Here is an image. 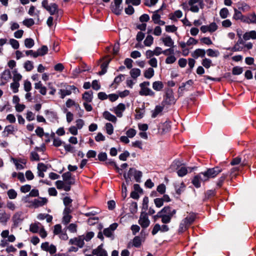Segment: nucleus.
<instances>
[{
	"label": "nucleus",
	"mask_w": 256,
	"mask_h": 256,
	"mask_svg": "<svg viewBox=\"0 0 256 256\" xmlns=\"http://www.w3.org/2000/svg\"><path fill=\"white\" fill-rule=\"evenodd\" d=\"M182 12L180 10H176L173 13L169 14V18L173 21H176L177 18H180L182 16Z\"/></svg>",
	"instance_id": "nucleus-28"
},
{
	"label": "nucleus",
	"mask_w": 256,
	"mask_h": 256,
	"mask_svg": "<svg viewBox=\"0 0 256 256\" xmlns=\"http://www.w3.org/2000/svg\"><path fill=\"white\" fill-rule=\"evenodd\" d=\"M196 214L194 213L190 214L184 220H183L188 226L191 224L195 220Z\"/></svg>",
	"instance_id": "nucleus-37"
},
{
	"label": "nucleus",
	"mask_w": 256,
	"mask_h": 256,
	"mask_svg": "<svg viewBox=\"0 0 256 256\" xmlns=\"http://www.w3.org/2000/svg\"><path fill=\"white\" fill-rule=\"evenodd\" d=\"M94 234L92 232H88L86 233L85 235H82L84 238V240H85L86 242L90 240L94 236Z\"/></svg>",
	"instance_id": "nucleus-56"
},
{
	"label": "nucleus",
	"mask_w": 256,
	"mask_h": 256,
	"mask_svg": "<svg viewBox=\"0 0 256 256\" xmlns=\"http://www.w3.org/2000/svg\"><path fill=\"white\" fill-rule=\"evenodd\" d=\"M102 115L103 117L107 120L113 123H116L117 122L116 117L108 111L104 112Z\"/></svg>",
	"instance_id": "nucleus-25"
},
{
	"label": "nucleus",
	"mask_w": 256,
	"mask_h": 256,
	"mask_svg": "<svg viewBox=\"0 0 256 256\" xmlns=\"http://www.w3.org/2000/svg\"><path fill=\"white\" fill-rule=\"evenodd\" d=\"M42 226L40 223L37 222L32 224L30 226V230L33 233H38Z\"/></svg>",
	"instance_id": "nucleus-31"
},
{
	"label": "nucleus",
	"mask_w": 256,
	"mask_h": 256,
	"mask_svg": "<svg viewBox=\"0 0 256 256\" xmlns=\"http://www.w3.org/2000/svg\"><path fill=\"white\" fill-rule=\"evenodd\" d=\"M164 106L160 105L156 106L154 110L152 111V118H156L158 116V115L162 112V111L164 110Z\"/></svg>",
	"instance_id": "nucleus-32"
},
{
	"label": "nucleus",
	"mask_w": 256,
	"mask_h": 256,
	"mask_svg": "<svg viewBox=\"0 0 256 256\" xmlns=\"http://www.w3.org/2000/svg\"><path fill=\"white\" fill-rule=\"evenodd\" d=\"M243 38L245 40H248L250 39L256 40V32L255 30H251L250 32H246L243 35Z\"/></svg>",
	"instance_id": "nucleus-30"
},
{
	"label": "nucleus",
	"mask_w": 256,
	"mask_h": 256,
	"mask_svg": "<svg viewBox=\"0 0 256 256\" xmlns=\"http://www.w3.org/2000/svg\"><path fill=\"white\" fill-rule=\"evenodd\" d=\"M8 196L10 199H14L17 196V192L14 189H10L8 191Z\"/></svg>",
	"instance_id": "nucleus-55"
},
{
	"label": "nucleus",
	"mask_w": 256,
	"mask_h": 256,
	"mask_svg": "<svg viewBox=\"0 0 256 256\" xmlns=\"http://www.w3.org/2000/svg\"><path fill=\"white\" fill-rule=\"evenodd\" d=\"M118 224L117 223H113L108 228L104 230V234L106 237H111L113 236L114 232L117 228Z\"/></svg>",
	"instance_id": "nucleus-16"
},
{
	"label": "nucleus",
	"mask_w": 256,
	"mask_h": 256,
	"mask_svg": "<svg viewBox=\"0 0 256 256\" xmlns=\"http://www.w3.org/2000/svg\"><path fill=\"white\" fill-rule=\"evenodd\" d=\"M154 70L152 68H149L147 70H146L144 72V76L150 79L154 76Z\"/></svg>",
	"instance_id": "nucleus-40"
},
{
	"label": "nucleus",
	"mask_w": 256,
	"mask_h": 256,
	"mask_svg": "<svg viewBox=\"0 0 256 256\" xmlns=\"http://www.w3.org/2000/svg\"><path fill=\"white\" fill-rule=\"evenodd\" d=\"M242 72V68L240 66H234L232 70V73L234 75H239L241 74Z\"/></svg>",
	"instance_id": "nucleus-60"
},
{
	"label": "nucleus",
	"mask_w": 256,
	"mask_h": 256,
	"mask_svg": "<svg viewBox=\"0 0 256 256\" xmlns=\"http://www.w3.org/2000/svg\"><path fill=\"white\" fill-rule=\"evenodd\" d=\"M98 218L96 216L90 217L88 220V224L90 226H92L98 222Z\"/></svg>",
	"instance_id": "nucleus-62"
},
{
	"label": "nucleus",
	"mask_w": 256,
	"mask_h": 256,
	"mask_svg": "<svg viewBox=\"0 0 256 256\" xmlns=\"http://www.w3.org/2000/svg\"><path fill=\"white\" fill-rule=\"evenodd\" d=\"M164 88V84L160 81H156L152 84V88L156 91H160Z\"/></svg>",
	"instance_id": "nucleus-41"
},
{
	"label": "nucleus",
	"mask_w": 256,
	"mask_h": 256,
	"mask_svg": "<svg viewBox=\"0 0 256 256\" xmlns=\"http://www.w3.org/2000/svg\"><path fill=\"white\" fill-rule=\"evenodd\" d=\"M50 15H54L58 12V6L55 3H52L50 4L48 8L46 10Z\"/></svg>",
	"instance_id": "nucleus-33"
},
{
	"label": "nucleus",
	"mask_w": 256,
	"mask_h": 256,
	"mask_svg": "<svg viewBox=\"0 0 256 256\" xmlns=\"http://www.w3.org/2000/svg\"><path fill=\"white\" fill-rule=\"evenodd\" d=\"M228 10L227 8H222L220 12V16L222 18H226L228 17Z\"/></svg>",
	"instance_id": "nucleus-57"
},
{
	"label": "nucleus",
	"mask_w": 256,
	"mask_h": 256,
	"mask_svg": "<svg viewBox=\"0 0 256 256\" xmlns=\"http://www.w3.org/2000/svg\"><path fill=\"white\" fill-rule=\"evenodd\" d=\"M160 40L166 46L172 48L174 46V42L169 36H166L161 38Z\"/></svg>",
	"instance_id": "nucleus-21"
},
{
	"label": "nucleus",
	"mask_w": 256,
	"mask_h": 256,
	"mask_svg": "<svg viewBox=\"0 0 256 256\" xmlns=\"http://www.w3.org/2000/svg\"><path fill=\"white\" fill-rule=\"evenodd\" d=\"M72 184V182H66L62 180H57L56 182V185L58 189L64 190L66 192H68L70 190L71 185Z\"/></svg>",
	"instance_id": "nucleus-10"
},
{
	"label": "nucleus",
	"mask_w": 256,
	"mask_h": 256,
	"mask_svg": "<svg viewBox=\"0 0 256 256\" xmlns=\"http://www.w3.org/2000/svg\"><path fill=\"white\" fill-rule=\"evenodd\" d=\"M10 216L5 212L0 214V222L6 224L7 222L10 220Z\"/></svg>",
	"instance_id": "nucleus-38"
},
{
	"label": "nucleus",
	"mask_w": 256,
	"mask_h": 256,
	"mask_svg": "<svg viewBox=\"0 0 256 256\" xmlns=\"http://www.w3.org/2000/svg\"><path fill=\"white\" fill-rule=\"evenodd\" d=\"M12 161L14 164L16 168L18 170H22L25 168L26 164V160L24 159H16L12 158Z\"/></svg>",
	"instance_id": "nucleus-14"
},
{
	"label": "nucleus",
	"mask_w": 256,
	"mask_h": 256,
	"mask_svg": "<svg viewBox=\"0 0 256 256\" xmlns=\"http://www.w3.org/2000/svg\"><path fill=\"white\" fill-rule=\"evenodd\" d=\"M105 128L106 133L111 135L114 132V126L111 123L107 122L106 124Z\"/></svg>",
	"instance_id": "nucleus-48"
},
{
	"label": "nucleus",
	"mask_w": 256,
	"mask_h": 256,
	"mask_svg": "<svg viewBox=\"0 0 256 256\" xmlns=\"http://www.w3.org/2000/svg\"><path fill=\"white\" fill-rule=\"evenodd\" d=\"M108 64V62H104L101 64V65H100L101 71H100L99 72L100 75L104 74L106 72Z\"/></svg>",
	"instance_id": "nucleus-50"
},
{
	"label": "nucleus",
	"mask_w": 256,
	"mask_h": 256,
	"mask_svg": "<svg viewBox=\"0 0 256 256\" xmlns=\"http://www.w3.org/2000/svg\"><path fill=\"white\" fill-rule=\"evenodd\" d=\"M136 114L135 116V118L136 119H140L142 118L144 115L145 110L144 108H136Z\"/></svg>",
	"instance_id": "nucleus-42"
},
{
	"label": "nucleus",
	"mask_w": 256,
	"mask_h": 256,
	"mask_svg": "<svg viewBox=\"0 0 256 256\" xmlns=\"http://www.w3.org/2000/svg\"><path fill=\"white\" fill-rule=\"evenodd\" d=\"M156 218H161V221L162 223L164 224H168L171 222V220L172 218L170 216H166L160 213H157V214L154 216Z\"/></svg>",
	"instance_id": "nucleus-27"
},
{
	"label": "nucleus",
	"mask_w": 256,
	"mask_h": 256,
	"mask_svg": "<svg viewBox=\"0 0 256 256\" xmlns=\"http://www.w3.org/2000/svg\"><path fill=\"white\" fill-rule=\"evenodd\" d=\"M140 70L138 68H132L130 71V74L134 78H136L140 75Z\"/></svg>",
	"instance_id": "nucleus-43"
},
{
	"label": "nucleus",
	"mask_w": 256,
	"mask_h": 256,
	"mask_svg": "<svg viewBox=\"0 0 256 256\" xmlns=\"http://www.w3.org/2000/svg\"><path fill=\"white\" fill-rule=\"evenodd\" d=\"M237 6L240 11L243 12L249 10L250 7L245 2H238L237 4Z\"/></svg>",
	"instance_id": "nucleus-36"
},
{
	"label": "nucleus",
	"mask_w": 256,
	"mask_h": 256,
	"mask_svg": "<svg viewBox=\"0 0 256 256\" xmlns=\"http://www.w3.org/2000/svg\"><path fill=\"white\" fill-rule=\"evenodd\" d=\"M24 68L26 71H31L34 68V64L32 61L26 60L24 64Z\"/></svg>",
	"instance_id": "nucleus-46"
},
{
	"label": "nucleus",
	"mask_w": 256,
	"mask_h": 256,
	"mask_svg": "<svg viewBox=\"0 0 256 256\" xmlns=\"http://www.w3.org/2000/svg\"><path fill=\"white\" fill-rule=\"evenodd\" d=\"M188 4L190 6V10L193 12H198L204 5L202 0H190Z\"/></svg>",
	"instance_id": "nucleus-5"
},
{
	"label": "nucleus",
	"mask_w": 256,
	"mask_h": 256,
	"mask_svg": "<svg viewBox=\"0 0 256 256\" xmlns=\"http://www.w3.org/2000/svg\"><path fill=\"white\" fill-rule=\"evenodd\" d=\"M234 13L233 16V18L236 20H240L242 22L243 18L244 16L242 15L240 11L238 10L236 8L234 9Z\"/></svg>",
	"instance_id": "nucleus-39"
},
{
	"label": "nucleus",
	"mask_w": 256,
	"mask_h": 256,
	"mask_svg": "<svg viewBox=\"0 0 256 256\" xmlns=\"http://www.w3.org/2000/svg\"><path fill=\"white\" fill-rule=\"evenodd\" d=\"M206 51L204 49H196L192 54V56L194 58H198V57L204 58Z\"/></svg>",
	"instance_id": "nucleus-26"
},
{
	"label": "nucleus",
	"mask_w": 256,
	"mask_h": 256,
	"mask_svg": "<svg viewBox=\"0 0 256 256\" xmlns=\"http://www.w3.org/2000/svg\"><path fill=\"white\" fill-rule=\"evenodd\" d=\"M126 109L125 105L124 104H119L116 107L114 108V112L117 116L121 118L122 116V112Z\"/></svg>",
	"instance_id": "nucleus-19"
},
{
	"label": "nucleus",
	"mask_w": 256,
	"mask_h": 256,
	"mask_svg": "<svg viewBox=\"0 0 256 256\" xmlns=\"http://www.w3.org/2000/svg\"><path fill=\"white\" fill-rule=\"evenodd\" d=\"M132 244L135 247H140L142 244V238L138 236H135L133 239Z\"/></svg>",
	"instance_id": "nucleus-53"
},
{
	"label": "nucleus",
	"mask_w": 256,
	"mask_h": 256,
	"mask_svg": "<svg viewBox=\"0 0 256 256\" xmlns=\"http://www.w3.org/2000/svg\"><path fill=\"white\" fill-rule=\"evenodd\" d=\"M11 78L10 72L9 70H5L2 74V79L5 82L8 81Z\"/></svg>",
	"instance_id": "nucleus-45"
},
{
	"label": "nucleus",
	"mask_w": 256,
	"mask_h": 256,
	"mask_svg": "<svg viewBox=\"0 0 256 256\" xmlns=\"http://www.w3.org/2000/svg\"><path fill=\"white\" fill-rule=\"evenodd\" d=\"M206 180H203V174L202 172L196 176L192 180V184L195 187L198 188L200 186L201 182H205Z\"/></svg>",
	"instance_id": "nucleus-18"
},
{
	"label": "nucleus",
	"mask_w": 256,
	"mask_h": 256,
	"mask_svg": "<svg viewBox=\"0 0 256 256\" xmlns=\"http://www.w3.org/2000/svg\"><path fill=\"white\" fill-rule=\"evenodd\" d=\"M82 98L85 100V102H90L93 98V92L92 90L84 92L82 94Z\"/></svg>",
	"instance_id": "nucleus-29"
},
{
	"label": "nucleus",
	"mask_w": 256,
	"mask_h": 256,
	"mask_svg": "<svg viewBox=\"0 0 256 256\" xmlns=\"http://www.w3.org/2000/svg\"><path fill=\"white\" fill-rule=\"evenodd\" d=\"M38 50L40 56H43L48 53V48L46 46H43Z\"/></svg>",
	"instance_id": "nucleus-64"
},
{
	"label": "nucleus",
	"mask_w": 256,
	"mask_h": 256,
	"mask_svg": "<svg viewBox=\"0 0 256 256\" xmlns=\"http://www.w3.org/2000/svg\"><path fill=\"white\" fill-rule=\"evenodd\" d=\"M170 228L168 226L165 224L160 226L158 224H156L152 228V234L154 236L158 232H168Z\"/></svg>",
	"instance_id": "nucleus-12"
},
{
	"label": "nucleus",
	"mask_w": 256,
	"mask_h": 256,
	"mask_svg": "<svg viewBox=\"0 0 256 256\" xmlns=\"http://www.w3.org/2000/svg\"><path fill=\"white\" fill-rule=\"evenodd\" d=\"M218 28V26L214 22H212L209 25L202 26L200 29L202 32L203 33H206L209 32L210 33L216 32Z\"/></svg>",
	"instance_id": "nucleus-11"
},
{
	"label": "nucleus",
	"mask_w": 256,
	"mask_h": 256,
	"mask_svg": "<svg viewBox=\"0 0 256 256\" xmlns=\"http://www.w3.org/2000/svg\"><path fill=\"white\" fill-rule=\"evenodd\" d=\"M200 41L202 43L206 44L208 46L211 45L212 44V42L209 37H204L200 39Z\"/></svg>",
	"instance_id": "nucleus-61"
},
{
	"label": "nucleus",
	"mask_w": 256,
	"mask_h": 256,
	"mask_svg": "<svg viewBox=\"0 0 256 256\" xmlns=\"http://www.w3.org/2000/svg\"><path fill=\"white\" fill-rule=\"evenodd\" d=\"M212 62L211 60L207 58H204V59L202 60V64L206 68H208L210 67L212 65Z\"/></svg>",
	"instance_id": "nucleus-51"
},
{
	"label": "nucleus",
	"mask_w": 256,
	"mask_h": 256,
	"mask_svg": "<svg viewBox=\"0 0 256 256\" xmlns=\"http://www.w3.org/2000/svg\"><path fill=\"white\" fill-rule=\"evenodd\" d=\"M12 220L14 223V224H18L23 220L22 212H16L12 216Z\"/></svg>",
	"instance_id": "nucleus-24"
},
{
	"label": "nucleus",
	"mask_w": 256,
	"mask_h": 256,
	"mask_svg": "<svg viewBox=\"0 0 256 256\" xmlns=\"http://www.w3.org/2000/svg\"><path fill=\"white\" fill-rule=\"evenodd\" d=\"M62 177L63 178L64 181L66 182H72V184L74 183V178H72V174L69 172H66L62 174Z\"/></svg>",
	"instance_id": "nucleus-35"
},
{
	"label": "nucleus",
	"mask_w": 256,
	"mask_h": 256,
	"mask_svg": "<svg viewBox=\"0 0 256 256\" xmlns=\"http://www.w3.org/2000/svg\"><path fill=\"white\" fill-rule=\"evenodd\" d=\"M171 168L172 169H178L179 168L177 172V174L179 176L182 177L186 175L190 170L192 172L194 168H186L180 164V162L178 160H175L173 162L171 165Z\"/></svg>",
	"instance_id": "nucleus-1"
},
{
	"label": "nucleus",
	"mask_w": 256,
	"mask_h": 256,
	"mask_svg": "<svg viewBox=\"0 0 256 256\" xmlns=\"http://www.w3.org/2000/svg\"><path fill=\"white\" fill-rule=\"evenodd\" d=\"M138 224L143 228H146L150 226V220L147 213L144 212H141L138 220Z\"/></svg>",
	"instance_id": "nucleus-9"
},
{
	"label": "nucleus",
	"mask_w": 256,
	"mask_h": 256,
	"mask_svg": "<svg viewBox=\"0 0 256 256\" xmlns=\"http://www.w3.org/2000/svg\"><path fill=\"white\" fill-rule=\"evenodd\" d=\"M134 176L136 180L138 182L142 176V172L139 170H137L134 168H130L128 174H124V177L126 180V182H128L130 180V176Z\"/></svg>",
	"instance_id": "nucleus-4"
},
{
	"label": "nucleus",
	"mask_w": 256,
	"mask_h": 256,
	"mask_svg": "<svg viewBox=\"0 0 256 256\" xmlns=\"http://www.w3.org/2000/svg\"><path fill=\"white\" fill-rule=\"evenodd\" d=\"M129 210L132 214H134L136 213L138 210V205L136 202H132L130 205Z\"/></svg>",
	"instance_id": "nucleus-52"
},
{
	"label": "nucleus",
	"mask_w": 256,
	"mask_h": 256,
	"mask_svg": "<svg viewBox=\"0 0 256 256\" xmlns=\"http://www.w3.org/2000/svg\"><path fill=\"white\" fill-rule=\"evenodd\" d=\"M208 56L211 58H217L220 56V52L218 50L208 48L206 50Z\"/></svg>",
	"instance_id": "nucleus-34"
},
{
	"label": "nucleus",
	"mask_w": 256,
	"mask_h": 256,
	"mask_svg": "<svg viewBox=\"0 0 256 256\" xmlns=\"http://www.w3.org/2000/svg\"><path fill=\"white\" fill-rule=\"evenodd\" d=\"M41 248L46 252H49L50 254H55L56 252V248L55 246L50 244L48 242H44L42 244Z\"/></svg>",
	"instance_id": "nucleus-13"
},
{
	"label": "nucleus",
	"mask_w": 256,
	"mask_h": 256,
	"mask_svg": "<svg viewBox=\"0 0 256 256\" xmlns=\"http://www.w3.org/2000/svg\"><path fill=\"white\" fill-rule=\"evenodd\" d=\"M136 134V131L134 128H130L126 132V134L129 138H134Z\"/></svg>",
	"instance_id": "nucleus-63"
},
{
	"label": "nucleus",
	"mask_w": 256,
	"mask_h": 256,
	"mask_svg": "<svg viewBox=\"0 0 256 256\" xmlns=\"http://www.w3.org/2000/svg\"><path fill=\"white\" fill-rule=\"evenodd\" d=\"M92 254L96 256H108L106 252L102 248V245L99 246L92 251Z\"/></svg>",
	"instance_id": "nucleus-23"
},
{
	"label": "nucleus",
	"mask_w": 256,
	"mask_h": 256,
	"mask_svg": "<svg viewBox=\"0 0 256 256\" xmlns=\"http://www.w3.org/2000/svg\"><path fill=\"white\" fill-rule=\"evenodd\" d=\"M154 42V38L151 35H148L144 40V44L146 46H150Z\"/></svg>",
	"instance_id": "nucleus-44"
},
{
	"label": "nucleus",
	"mask_w": 256,
	"mask_h": 256,
	"mask_svg": "<svg viewBox=\"0 0 256 256\" xmlns=\"http://www.w3.org/2000/svg\"><path fill=\"white\" fill-rule=\"evenodd\" d=\"M222 171V169L218 166L208 168L206 172H202L203 174V180H208L209 178L216 177Z\"/></svg>",
	"instance_id": "nucleus-3"
},
{
	"label": "nucleus",
	"mask_w": 256,
	"mask_h": 256,
	"mask_svg": "<svg viewBox=\"0 0 256 256\" xmlns=\"http://www.w3.org/2000/svg\"><path fill=\"white\" fill-rule=\"evenodd\" d=\"M19 86L20 84L18 82H14L10 84V88L14 93H16L18 92Z\"/></svg>",
	"instance_id": "nucleus-59"
},
{
	"label": "nucleus",
	"mask_w": 256,
	"mask_h": 256,
	"mask_svg": "<svg viewBox=\"0 0 256 256\" xmlns=\"http://www.w3.org/2000/svg\"><path fill=\"white\" fill-rule=\"evenodd\" d=\"M242 22L246 24H256V14L254 13L244 16Z\"/></svg>",
	"instance_id": "nucleus-20"
},
{
	"label": "nucleus",
	"mask_w": 256,
	"mask_h": 256,
	"mask_svg": "<svg viewBox=\"0 0 256 256\" xmlns=\"http://www.w3.org/2000/svg\"><path fill=\"white\" fill-rule=\"evenodd\" d=\"M73 90L74 94L79 92L78 90L74 86H68L65 89H60L58 92L60 98H64L67 96H70Z\"/></svg>",
	"instance_id": "nucleus-7"
},
{
	"label": "nucleus",
	"mask_w": 256,
	"mask_h": 256,
	"mask_svg": "<svg viewBox=\"0 0 256 256\" xmlns=\"http://www.w3.org/2000/svg\"><path fill=\"white\" fill-rule=\"evenodd\" d=\"M175 102L176 99L174 97L172 90L171 89L167 90L166 92V94L164 96L163 102L168 104H174Z\"/></svg>",
	"instance_id": "nucleus-8"
},
{
	"label": "nucleus",
	"mask_w": 256,
	"mask_h": 256,
	"mask_svg": "<svg viewBox=\"0 0 256 256\" xmlns=\"http://www.w3.org/2000/svg\"><path fill=\"white\" fill-rule=\"evenodd\" d=\"M122 0H114L110 4V10L116 15L120 14L122 11Z\"/></svg>",
	"instance_id": "nucleus-6"
},
{
	"label": "nucleus",
	"mask_w": 256,
	"mask_h": 256,
	"mask_svg": "<svg viewBox=\"0 0 256 256\" xmlns=\"http://www.w3.org/2000/svg\"><path fill=\"white\" fill-rule=\"evenodd\" d=\"M176 60V58L174 54L168 56L166 59V64H172L174 63Z\"/></svg>",
	"instance_id": "nucleus-54"
},
{
	"label": "nucleus",
	"mask_w": 256,
	"mask_h": 256,
	"mask_svg": "<svg viewBox=\"0 0 256 256\" xmlns=\"http://www.w3.org/2000/svg\"><path fill=\"white\" fill-rule=\"evenodd\" d=\"M176 210L172 208L170 206H164L162 209L158 213H160L166 216H169L172 218L176 214Z\"/></svg>",
	"instance_id": "nucleus-17"
},
{
	"label": "nucleus",
	"mask_w": 256,
	"mask_h": 256,
	"mask_svg": "<svg viewBox=\"0 0 256 256\" xmlns=\"http://www.w3.org/2000/svg\"><path fill=\"white\" fill-rule=\"evenodd\" d=\"M150 85L149 82H144L140 84V90L139 92V94L142 96H154L155 95L154 92L150 89L148 86Z\"/></svg>",
	"instance_id": "nucleus-2"
},
{
	"label": "nucleus",
	"mask_w": 256,
	"mask_h": 256,
	"mask_svg": "<svg viewBox=\"0 0 256 256\" xmlns=\"http://www.w3.org/2000/svg\"><path fill=\"white\" fill-rule=\"evenodd\" d=\"M188 226H189L184 220H182L180 223L178 232H183L187 230Z\"/></svg>",
	"instance_id": "nucleus-49"
},
{
	"label": "nucleus",
	"mask_w": 256,
	"mask_h": 256,
	"mask_svg": "<svg viewBox=\"0 0 256 256\" xmlns=\"http://www.w3.org/2000/svg\"><path fill=\"white\" fill-rule=\"evenodd\" d=\"M48 202V200L45 198H40L38 199H34L32 204L36 208L42 206L46 204Z\"/></svg>",
	"instance_id": "nucleus-22"
},
{
	"label": "nucleus",
	"mask_w": 256,
	"mask_h": 256,
	"mask_svg": "<svg viewBox=\"0 0 256 256\" xmlns=\"http://www.w3.org/2000/svg\"><path fill=\"white\" fill-rule=\"evenodd\" d=\"M10 44L14 48V49H18V48L19 46H20V44H19V42H18L14 39V38H10Z\"/></svg>",
	"instance_id": "nucleus-58"
},
{
	"label": "nucleus",
	"mask_w": 256,
	"mask_h": 256,
	"mask_svg": "<svg viewBox=\"0 0 256 256\" xmlns=\"http://www.w3.org/2000/svg\"><path fill=\"white\" fill-rule=\"evenodd\" d=\"M69 243L70 244L77 246L80 248H82L84 244V238L82 236L70 239Z\"/></svg>",
	"instance_id": "nucleus-15"
},
{
	"label": "nucleus",
	"mask_w": 256,
	"mask_h": 256,
	"mask_svg": "<svg viewBox=\"0 0 256 256\" xmlns=\"http://www.w3.org/2000/svg\"><path fill=\"white\" fill-rule=\"evenodd\" d=\"M24 46L26 48H30L34 46V40L30 38H27L24 42Z\"/></svg>",
	"instance_id": "nucleus-47"
}]
</instances>
